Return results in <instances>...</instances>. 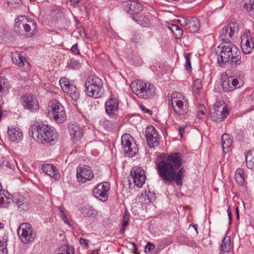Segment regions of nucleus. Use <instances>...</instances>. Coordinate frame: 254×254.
<instances>
[{
	"label": "nucleus",
	"instance_id": "nucleus-1",
	"mask_svg": "<svg viewBox=\"0 0 254 254\" xmlns=\"http://www.w3.org/2000/svg\"><path fill=\"white\" fill-rule=\"evenodd\" d=\"M182 165V155L180 153L165 154L162 160L156 163V170L159 176L164 182H175L181 185L185 170Z\"/></svg>",
	"mask_w": 254,
	"mask_h": 254
},
{
	"label": "nucleus",
	"instance_id": "nucleus-2",
	"mask_svg": "<svg viewBox=\"0 0 254 254\" xmlns=\"http://www.w3.org/2000/svg\"><path fill=\"white\" fill-rule=\"evenodd\" d=\"M213 54L220 66L226 64L232 67H236L242 63L239 49L231 42L222 43L214 49Z\"/></svg>",
	"mask_w": 254,
	"mask_h": 254
},
{
	"label": "nucleus",
	"instance_id": "nucleus-3",
	"mask_svg": "<svg viewBox=\"0 0 254 254\" xmlns=\"http://www.w3.org/2000/svg\"><path fill=\"white\" fill-rule=\"evenodd\" d=\"M29 134L38 143L48 146L55 144L58 139V134L55 129L44 124L31 126Z\"/></svg>",
	"mask_w": 254,
	"mask_h": 254
},
{
	"label": "nucleus",
	"instance_id": "nucleus-4",
	"mask_svg": "<svg viewBox=\"0 0 254 254\" xmlns=\"http://www.w3.org/2000/svg\"><path fill=\"white\" fill-rule=\"evenodd\" d=\"M14 31L19 35L26 33L32 36L37 31V23L34 20L26 16H20L15 19Z\"/></svg>",
	"mask_w": 254,
	"mask_h": 254
},
{
	"label": "nucleus",
	"instance_id": "nucleus-5",
	"mask_svg": "<svg viewBox=\"0 0 254 254\" xmlns=\"http://www.w3.org/2000/svg\"><path fill=\"white\" fill-rule=\"evenodd\" d=\"M130 87L132 92L138 98L148 99L155 94L154 86L150 82H145L141 80L131 82Z\"/></svg>",
	"mask_w": 254,
	"mask_h": 254
},
{
	"label": "nucleus",
	"instance_id": "nucleus-6",
	"mask_svg": "<svg viewBox=\"0 0 254 254\" xmlns=\"http://www.w3.org/2000/svg\"><path fill=\"white\" fill-rule=\"evenodd\" d=\"M48 114L58 124H61L66 120V114L64 107L57 100L49 102L48 106Z\"/></svg>",
	"mask_w": 254,
	"mask_h": 254
},
{
	"label": "nucleus",
	"instance_id": "nucleus-7",
	"mask_svg": "<svg viewBox=\"0 0 254 254\" xmlns=\"http://www.w3.org/2000/svg\"><path fill=\"white\" fill-rule=\"evenodd\" d=\"M170 101L174 112L178 115H183L188 112L189 103L187 99L181 93L174 92Z\"/></svg>",
	"mask_w": 254,
	"mask_h": 254
},
{
	"label": "nucleus",
	"instance_id": "nucleus-8",
	"mask_svg": "<svg viewBox=\"0 0 254 254\" xmlns=\"http://www.w3.org/2000/svg\"><path fill=\"white\" fill-rule=\"evenodd\" d=\"M239 26L236 22H231L228 25L223 27L219 35V40L222 43L231 42L237 37Z\"/></svg>",
	"mask_w": 254,
	"mask_h": 254
},
{
	"label": "nucleus",
	"instance_id": "nucleus-9",
	"mask_svg": "<svg viewBox=\"0 0 254 254\" xmlns=\"http://www.w3.org/2000/svg\"><path fill=\"white\" fill-rule=\"evenodd\" d=\"M210 118L213 122L220 123L228 116L229 111L226 105L215 104L210 110Z\"/></svg>",
	"mask_w": 254,
	"mask_h": 254
},
{
	"label": "nucleus",
	"instance_id": "nucleus-10",
	"mask_svg": "<svg viewBox=\"0 0 254 254\" xmlns=\"http://www.w3.org/2000/svg\"><path fill=\"white\" fill-rule=\"evenodd\" d=\"M17 232L20 240L24 244H29L34 240L35 235L33 228L29 223H22L17 229Z\"/></svg>",
	"mask_w": 254,
	"mask_h": 254
},
{
	"label": "nucleus",
	"instance_id": "nucleus-11",
	"mask_svg": "<svg viewBox=\"0 0 254 254\" xmlns=\"http://www.w3.org/2000/svg\"><path fill=\"white\" fill-rule=\"evenodd\" d=\"M133 137L129 134L122 135L121 143L125 153L129 157L135 155L138 151V148L135 142H133Z\"/></svg>",
	"mask_w": 254,
	"mask_h": 254
},
{
	"label": "nucleus",
	"instance_id": "nucleus-12",
	"mask_svg": "<svg viewBox=\"0 0 254 254\" xmlns=\"http://www.w3.org/2000/svg\"><path fill=\"white\" fill-rule=\"evenodd\" d=\"M59 83L63 91L68 94L72 100L76 101L79 98L80 94L78 89L67 78H61Z\"/></svg>",
	"mask_w": 254,
	"mask_h": 254
},
{
	"label": "nucleus",
	"instance_id": "nucleus-13",
	"mask_svg": "<svg viewBox=\"0 0 254 254\" xmlns=\"http://www.w3.org/2000/svg\"><path fill=\"white\" fill-rule=\"evenodd\" d=\"M145 137L149 148L155 149L159 145V134L152 126H148L145 130Z\"/></svg>",
	"mask_w": 254,
	"mask_h": 254
},
{
	"label": "nucleus",
	"instance_id": "nucleus-14",
	"mask_svg": "<svg viewBox=\"0 0 254 254\" xmlns=\"http://www.w3.org/2000/svg\"><path fill=\"white\" fill-rule=\"evenodd\" d=\"M76 177L77 181L83 184L91 180L94 177V174L90 167L83 165L77 168Z\"/></svg>",
	"mask_w": 254,
	"mask_h": 254
},
{
	"label": "nucleus",
	"instance_id": "nucleus-15",
	"mask_svg": "<svg viewBox=\"0 0 254 254\" xmlns=\"http://www.w3.org/2000/svg\"><path fill=\"white\" fill-rule=\"evenodd\" d=\"M122 6L125 11L130 13L132 18L134 15H137L143 9L142 4L133 0L123 1Z\"/></svg>",
	"mask_w": 254,
	"mask_h": 254
},
{
	"label": "nucleus",
	"instance_id": "nucleus-16",
	"mask_svg": "<svg viewBox=\"0 0 254 254\" xmlns=\"http://www.w3.org/2000/svg\"><path fill=\"white\" fill-rule=\"evenodd\" d=\"M21 103L25 109L29 110L31 112H36L39 109L37 100L34 96L26 94L21 98Z\"/></svg>",
	"mask_w": 254,
	"mask_h": 254
},
{
	"label": "nucleus",
	"instance_id": "nucleus-17",
	"mask_svg": "<svg viewBox=\"0 0 254 254\" xmlns=\"http://www.w3.org/2000/svg\"><path fill=\"white\" fill-rule=\"evenodd\" d=\"M130 176L136 186L138 188L142 187L145 183V175L144 171L141 167H134L130 171Z\"/></svg>",
	"mask_w": 254,
	"mask_h": 254
},
{
	"label": "nucleus",
	"instance_id": "nucleus-18",
	"mask_svg": "<svg viewBox=\"0 0 254 254\" xmlns=\"http://www.w3.org/2000/svg\"><path fill=\"white\" fill-rule=\"evenodd\" d=\"M110 188V184L108 182L100 183L93 190V195L100 200L105 201L108 199V191Z\"/></svg>",
	"mask_w": 254,
	"mask_h": 254
},
{
	"label": "nucleus",
	"instance_id": "nucleus-19",
	"mask_svg": "<svg viewBox=\"0 0 254 254\" xmlns=\"http://www.w3.org/2000/svg\"><path fill=\"white\" fill-rule=\"evenodd\" d=\"M241 48L243 52L246 54L251 53L254 48V42L251 37L250 32L246 30L241 37Z\"/></svg>",
	"mask_w": 254,
	"mask_h": 254
},
{
	"label": "nucleus",
	"instance_id": "nucleus-20",
	"mask_svg": "<svg viewBox=\"0 0 254 254\" xmlns=\"http://www.w3.org/2000/svg\"><path fill=\"white\" fill-rule=\"evenodd\" d=\"M222 86L223 90L228 92L239 88L240 85L238 79L233 77H228L223 80Z\"/></svg>",
	"mask_w": 254,
	"mask_h": 254
},
{
	"label": "nucleus",
	"instance_id": "nucleus-21",
	"mask_svg": "<svg viewBox=\"0 0 254 254\" xmlns=\"http://www.w3.org/2000/svg\"><path fill=\"white\" fill-rule=\"evenodd\" d=\"M42 169L44 173L53 178L55 181H59L61 174L56 166L51 164H45L42 166Z\"/></svg>",
	"mask_w": 254,
	"mask_h": 254
},
{
	"label": "nucleus",
	"instance_id": "nucleus-22",
	"mask_svg": "<svg viewBox=\"0 0 254 254\" xmlns=\"http://www.w3.org/2000/svg\"><path fill=\"white\" fill-rule=\"evenodd\" d=\"M152 17L149 14L140 12L137 15L133 16L132 19L138 24L143 27H148L151 24Z\"/></svg>",
	"mask_w": 254,
	"mask_h": 254
},
{
	"label": "nucleus",
	"instance_id": "nucleus-23",
	"mask_svg": "<svg viewBox=\"0 0 254 254\" xmlns=\"http://www.w3.org/2000/svg\"><path fill=\"white\" fill-rule=\"evenodd\" d=\"M69 134L72 138L75 140L80 139L82 135L83 132L78 124L76 123H70L68 126Z\"/></svg>",
	"mask_w": 254,
	"mask_h": 254
},
{
	"label": "nucleus",
	"instance_id": "nucleus-24",
	"mask_svg": "<svg viewBox=\"0 0 254 254\" xmlns=\"http://www.w3.org/2000/svg\"><path fill=\"white\" fill-rule=\"evenodd\" d=\"M119 103L115 98H111L106 101L105 109L106 113L110 116H113L118 111Z\"/></svg>",
	"mask_w": 254,
	"mask_h": 254
},
{
	"label": "nucleus",
	"instance_id": "nucleus-25",
	"mask_svg": "<svg viewBox=\"0 0 254 254\" xmlns=\"http://www.w3.org/2000/svg\"><path fill=\"white\" fill-rule=\"evenodd\" d=\"M7 135L9 138L13 142H19L23 138L22 132L17 127H8Z\"/></svg>",
	"mask_w": 254,
	"mask_h": 254
},
{
	"label": "nucleus",
	"instance_id": "nucleus-26",
	"mask_svg": "<svg viewBox=\"0 0 254 254\" xmlns=\"http://www.w3.org/2000/svg\"><path fill=\"white\" fill-rule=\"evenodd\" d=\"M86 94L95 99L99 98L102 97L104 94V89L103 83L99 84L98 86H93L90 89H85Z\"/></svg>",
	"mask_w": 254,
	"mask_h": 254
},
{
	"label": "nucleus",
	"instance_id": "nucleus-27",
	"mask_svg": "<svg viewBox=\"0 0 254 254\" xmlns=\"http://www.w3.org/2000/svg\"><path fill=\"white\" fill-rule=\"evenodd\" d=\"M103 83L101 78L95 75H90L87 77L85 83V89H90L91 87L98 86Z\"/></svg>",
	"mask_w": 254,
	"mask_h": 254
},
{
	"label": "nucleus",
	"instance_id": "nucleus-28",
	"mask_svg": "<svg viewBox=\"0 0 254 254\" xmlns=\"http://www.w3.org/2000/svg\"><path fill=\"white\" fill-rule=\"evenodd\" d=\"M12 199L10 194L5 190L0 192V207H7L8 204L11 203Z\"/></svg>",
	"mask_w": 254,
	"mask_h": 254
},
{
	"label": "nucleus",
	"instance_id": "nucleus-29",
	"mask_svg": "<svg viewBox=\"0 0 254 254\" xmlns=\"http://www.w3.org/2000/svg\"><path fill=\"white\" fill-rule=\"evenodd\" d=\"M12 60L13 63L19 67H23L25 63H27L23 56L18 52L13 54Z\"/></svg>",
	"mask_w": 254,
	"mask_h": 254
},
{
	"label": "nucleus",
	"instance_id": "nucleus-30",
	"mask_svg": "<svg viewBox=\"0 0 254 254\" xmlns=\"http://www.w3.org/2000/svg\"><path fill=\"white\" fill-rule=\"evenodd\" d=\"M74 249L68 245H62L55 251V254H74Z\"/></svg>",
	"mask_w": 254,
	"mask_h": 254
},
{
	"label": "nucleus",
	"instance_id": "nucleus-31",
	"mask_svg": "<svg viewBox=\"0 0 254 254\" xmlns=\"http://www.w3.org/2000/svg\"><path fill=\"white\" fill-rule=\"evenodd\" d=\"M81 212L85 217H94L97 214V211L89 205H84L81 209Z\"/></svg>",
	"mask_w": 254,
	"mask_h": 254
},
{
	"label": "nucleus",
	"instance_id": "nucleus-32",
	"mask_svg": "<svg viewBox=\"0 0 254 254\" xmlns=\"http://www.w3.org/2000/svg\"><path fill=\"white\" fill-rule=\"evenodd\" d=\"M246 165L248 168L254 169V148L247 152L246 155Z\"/></svg>",
	"mask_w": 254,
	"mask_h": 254
},
{
	"label": "nucleus",
	"instance_id": "nucleus-33",
	"mask_svg": "<svg viewBox=\"0 0 254 254\" xmlns=\"http://www.w3.org/2000/svg\"><path fill=\"white\" fill-rule=\"evenodd\" d=\"M200 22L199 20L195 17L190 20L189 28L191 32H197L200 27Z\"/></svg>",
	"mask_w": 254,
	"mask_h": 254
},
{
	"label": "nucleus",
	"instance_id": "nucleus-34",
	"mask_svg": "<svg viewBox=\"0 0 254 254\" xmlns=\"http://www.w3.org/2000/svg\"><path fill=\"white\" fill-rule=\"evenodd\" d=\"M222 146L223 150L225 152V149H228L231 146L232 141L229 135L227 133H224L222 136Z\"/></svg>",
	"mask_w": 254,
	"mask_h": 254
},
{
	"label": "nucleus",
	"instance_id": "nucleus-35",
	"mask_svg": "<svg viewBox=\"0 0 254 254\" xmlns=\"http://www.w3.org/2000/svg\"><path fill=\"white\" fill-rule=\"evenodd\" d=\"M169 28L174 33L176 38H181L183 36V31L178 25L172 24L170 27H169Z\"/></svg>",
	"mask_w": 254,
	"mask_h": 254
},
{
	"label": "nucleus",
	"instance_id": "nucleus-36",
	"mask_svg": "<svg viewBox=\"0 0 254 254\" xmlns=\"http://www.w3.org/2000/svg\"><path fill=\"white\" fill-rule=\"evenodd\" d=\"M235 180L240 185H243L245 182L244 172L243 169H238L235 173Z\"/></svg>",
	"mask_w": 254,
	"mask_h": 254
},
{
	"label": "nucleus",
	"instance_id": "nucleus-37",
	"mask_svg": "<svg viewBox=\"0 0 254 254\" xmlns=\"http://www.w3.org/2000/svg\"><path fill=\"white\" fill-rule=\"evenodd\" d=\"M230 249V237L226 236L224 238L222 244L221 250L223 253H228Z\"/></svg>",
	"mask_w": 254,
	"mask_h": 254
},
{
	"label": "nucleus",
	"instance_id": "nucleus-38",
	"mask_svg": "<svg viewBox=\"0 0 254 254\" xmlns=\"http://www.w3.org/2000/svg\"><path fill=\"white\" fill-rule=\"evenodd\" d=\"M244 8L248 11L251 15H254V0H244Z\"/></svg>",
	"mask_w": 254,
	"mask_h": 254
},
{
	"label": "nucleus",
	"instance_id": "nucleus-39",
	"mask_svg": "<svg viewBox=\"0 0 254 254\" xmlns=\"http://www.w3.org/2000/svg\"><path fill=\"white\" fill-rule=\"evenodd\" d=\"M7 237L4 236L0 240V254H7Z\"/></svg>",
	"mask_w": 254,
	"mask_h": 254
},
{
	"label": "nucleus",
	"instance_id": "nucleus-40",
	"mask_svg": "<svg viewBox=\"0 0 254 254\" xmlns=\"http://www.w3.org/2000/svg\"><path fill=\"white\" fill-rule=\"evenodd\" d=\"M129 219V215L127 213H126L123 217L122 228L120 230V233L121 234H124L126 228L127 227L128 225V221Z\"/></svg>",
	"mask_w": 254,
	"mask_h": 254
},
{
	"label": "nucleus",
	"instance_id": "nucleus-41",
	"mask_svg": "<svg viewBox=\"0 0 254 254\" xmlns=\"http://www.w3.org/2000/svg\"><path fill=\"white\" fill-rule=\"evenodd\" d=\"M197 117L199 119H202L205 116L207 112V109L203 105H199L197 107Z\"/></svg>",
	"mask_w": 254,
	"mask_h": 254
},
{
	"label": "nucleus",
	"instance_id": "nucleus-42",
	"mask_svg": "<svg viewBox=\"0 0 254 254\" xmlns=\"http://www.w3.org/2000/svg\"><path fill=\"white\" fill-rule=\"evenodd\" d=\"M80 67V64L77 61L71 60L69 63H68L66 66V68L67 70L77 69H79Z\"/></svg>",
	"mask_w": 254,
	"mask_h": 254
},
{
	"label": "nucleus",
	"instance_id": "nucleus-43",
	"mask_svg": "<svg viewBox=\"0 0 254 254\" xmlns=\"http://www.w3.org/2000/svg\"><path fill=\"white\" fill-rule=\"evenodd\" d=\"M7 4L11 8H16L21 3V0H6Z\"/></svg>",
	"mask_w": 254,
	"mask_h": 254
},
{
	"label": "nucleus",
	"instance_id": "nucleus-44",
	"mask_svg": "<svg viewBox=\"0 0 254 254\" xmlns=\"http://www.w3.org/2000/svg\"><path fill=\"white\" fill-rule=\"evenodd\" d=\"M190 57H191V54L190 53H187L186 54L185 58L186 60V64H185V67L186 68L187 70H190L191 68V63H190Z\"/></svg>",
	"mask_w": 254,
	"mask_h": 254
},
{
	"label": "nucleus",
	"instance_id": "nucleus-45",
	"mask_svg": "<svg viewBox=\"0 0 254 254\" xmlns=\"http://www.w3.org/2000/svg\"><path fill=\"white\" fill-rule=\"evenodd\" d=\"M60 215L62 219V220L66 224H69V220L67 217L66 215V213L64 211V210L63 208H60Z\"/></svg>",
	"mask_w": 254,
	"mask_h": 254
},
{
	"label": "nucleus",
	"instance_id": "nucleus-46",
	"mask_svg": "<svg viewBox=\"0 0 254 254\" xmlns=\"http://www.w3.org/2000/svg\"><path fill=\"white\" fill-rule=\"evenodd\" d=\"M155 248V245L150 243L148 242L145 246V249H144V252L147 253L148 252H151L152 250H153Z\"/></svg>",
	"mask_w": 254,
	"mask_h": 254
},
{
	"label": "nucleus",
	"instance_id": "nucleus-47",
	"mask_svg": "<svg viewBox=\"0 0 254 254\" xmlns=\"http://www.w3.org/2000/svg\"><path fill=\"white\" fill-rule=\"evenodd\" d=\"M16 204L20 210H26L29 208L28 203L27 202L21 203L20 202H18Z\"/></svg>",
	"mask_w": 254,
	"mask_h": 254
},
{
	"label": "nucleus",
	"instance_id": "nucleus-48",
	"mask_svg": "<svg viewBox=\"0 0 254 254\" xmlns=\"http://www.w3.org/2000/svg\"><path fill=\"white\" fill-rule=\"evenodd\" d=\"M139 108L143 112L145 113H147L150 116H151L152 115V111H151L149 109H148L147 108H146L144 105H139Z\"/></svg>",
	"mask_w": 254,
	"mask_h": 254
},
{
	"label": "nucleus",
	"instance_id": "nucleus-49",
	"mask_svg": "<svg viewBox=\"0 0 254 254\" xmlns=\"http://www.w3.org/2000/svg\"><path fill=\"white\" fill-rule=\"evenodd\" d=\"M190 20L188 19L183 17L181 19L178 20V22L180 23L182 26H185L189 25Z\"/></svg>",
	"mask_w": 254,
	"mask_h": 254
},
{
	"label": "nucleus",
	"instance_id": "nucleus-50",
	"mask_svg": "<svg viewBox=\"0 0 254 254\" xmlns=\"http://www.w3.org/2000/svg\"><path fill=\"white\" fill-rule=\"evenodd\" d=\"M193 87L196 90H199L201 88V84L199 79H196L194 81Z\"/></svg>",
	"mask_w": 254,
	"mask_h": 254
},
{
	"label": "nucleus",
	"instance_id": "nucleus-51",
	"mask_svg": "<svg viewBox=\"0 0 254 254\" xmlns=\"http://www.w3.org/2000/svg\"><path fill=\"white\" fill-rule=\"evenodd\" d=\"M71 50L72 53L76 55H79L80 52L78 48V44L77 43L75 44L71 48Z\"/></svg>",
	"mask_w": 254,
	"mask_h": 254
},
{
	"label": "nucleus",
	"instance_id": "nucleus-52",
	"mask_svg": "<svg viewBox=\"0 0 254 254\" xmlns=\"http://www.w3.org/2000/svg\"><path fill=\"white\" fill-rule=\"evenodd\" d=\"M79 242L81 245H84L86 247L88 245V241L84 238H81Z\"/></svg>",
	"mask_w": 254,
	"mask_h": 254
},
{
	"label": "nucleus",
	"instance_id": "nucleus-53",
	"mask_svg": "<svg viewBox=\"0 0 254 254\" xmlns=\"http://www.w3.org/2000/svg\"><path fill=\"white\" fill-rule=\"evenodd\" d=\"M185 127H180L178 128L179 133L180 134L181 138H182L183 136V134H184V132L185 131Z\"/></svg>",
	"mask_w": 254,
	"mask_h": 254
},
{
	"label": "nucleus",
	"instance_id": "nucleus-54",
	"mask_svg": "<svg viewBox=\"0 0 254 254\" xmlns=\"http://www.w3.org/2000/svg\"><path fill=\"white\" fill-rule=\"evenodd\" d=\"M228 214L229 221H230L229 222L231 224V222H232V216L231 212L229 208H228Z\"/></svg>",
	"mask_w": 254,
	"mask_h": 254
},
{
	"label": "nucleus",
	"instance_id": "nucleus-55",
	"mask_svg": "<svg viewBox=\"0 0 254 254\" xmlns=\"http://www.w3.org/2000/svg\"><path fill=\"white\" fill-rule=\"evenodd\" d=\"M190 227H192L194 228V229L195 230V232H196V234H198V231H197V225L196 224H191L190 225Z\"/></svg>",
	"mask_w": 254,
	"mask_h": 254
},
{
	"label": "nucleus",
	"instance_id": "nucleus-56",
	"mask_svg": "<svg viewBox=\"0 0 254 254\" xmlns=\"http://www.w3.org/2000/svg\"><path fill=\"white\" fill-rule=\"evenodd\" d=\"M72 5L78 4L80 0H69Z\"/></svg>",
	"mask_w": 254,
	"mask_h": 254
},
{
	"label": "nucleus",
	"instance_id": "nucleus-57",
	"mask_svg": "<svg viewBox=\"0 0 254 254\" xmlns=\"http://www.w3.org/2000/svg\"><path fill=\"white\" fill-rule=\"evenodd\" d=\"M131 244L133 246V251L135 252L136 251H137L138 250V248H137V245L134 243H131Z\"/></svg>",
	"mask_w": 254,
	"mask_h": 254
},
{
	"label": "nucleus",
	"instance_id": "nucleus-58",
	"mask_svg": "<svg viewBox=\"0 0 254 254\" xmlns=\"http://www.w3.org/2000/svg\"><path fill=\"white\" fill-rule=\"evenodd\" d=\"M236 213H237V218L238 219L239 217V208H238V207H237L236 208Z\"/></svg>",
	"mask_w": 254,
	"mask_h": 254
},
{
	"label": "nucleus",
	"instance_id": "nucleus-59",
	"mask_svg": "<svg viewBox=\"0 0 254 254\" xmlns=\"http://www.w3.org/2000/svg\"><path fill=\"white\" fill-rule=\"evenodd\" d=\"M3 224L0 222V228H3Z\"/></svg>",
	"mask_w": 254,
	"mask_h": 254
},
{
	"label": "nucleus",
	"instance_id": "nucleus-60",
	"mask_svg": "<svg viewBox=\"0 0 254 254\" xmlns=\"http://www.w3.org/2000/svg\"><path fill=\"white\" fill-rule=\"evenodd\" d=\"M150 202V199L148 198V200H147V203H148V202Z\"/></svg>",
	"mask_w": 254,
	"mask_h": 254
},
{
	"label": "nucleus",
	"instance_id": "nucleus-61",
	"mask_svg": "<svg viewBox=\"0 0 254 254\" xmlns=\"http://www.w3.org/2000/svg\"><path fill=\"white\" fill-rule=\"evenodd\" d=\"M21 203H23V200H21V201H20Z\"/></svg>",
	"mask_w": 254,
	"mask_h": 254
}]
</instances>
